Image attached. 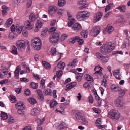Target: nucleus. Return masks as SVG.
<instances>
[{"mask_svg":"<svg viewBox=\"0 0 130 130\" xmlns=\"http://www.w3.org/2000/svg\"><path fill=\"white\" fill-rule=\"evenodd\" d=\"M114 49L113 44L110 42H106L101 47L100 51L101 53L106 55L111 52Z\"/></svg>","mask_w":130,"mask_h":130,"instance_id":"1","label":"nucleus"},{"mask_svg":"<svg viewBox=\"0 0 130 130\" xmlns=\"http://www.w3.org/2000/svg\"><path fill=\"white\" fill-rule=\"evenodd\" d=\"M108 117L111 119L113 121H118L121 117V114L117 110L112 109L110 111L108 114Z\"/></svg>","mask_w":130,"mask_h":130,"instance_id":"2","label":"nucleus"},{"mask_svg":"<svg viewBox=\"0 0 130 130\" xmlns=\"http://www.w3.org/2000/svg\"><path fill=\"white\" fill-rule=\"evenodd\" d=\"M31 45L36 50H39L42 46L41 42L40 39L37 38L33 39L31 41Z\"/></svg>","mask_w":130,"mask_h":130,"instance_id":"3","label":"nucleus"},{"mask_svg":"<svg viewBox=\"0 0 130 130\" xmlns=\"http://www.w3.org/2000/svg\"><path fill=\"white\" fill-rule=\"evenodd\" d=\"M90 15V13L87 11L79 12L76 16L77 18L79 21L83 20Z\"/></svg>","mask_w":130,"mask_h":130,"instance_id":"4","label":"nucleus"},{"mask_svg":"<svg viewBox=\"0 0 130 130\" xmlns=\"http://www.w3.org/2000/svg\"><path fill=\"white\" fill-rule=\"evenodd\" d=\"M16 44L18 49L23 51L25 49V43L24 41L23 40L18 41L17 42Z\"/></svg>","mask_w":130,"mask_h":130,"instance_id":"5","label":"nucleus"},{"mask_svg":"<svg viewBox=\"0 0 130 130\" xmlns=\"http://www.w3.org/2000/svg\"><path fill=\"white\" fill-rule=\"evenodd\" d=\"M96 55L97 57L100 59L103 63L107 62L109 59L108 57L104 56L98 52L96 53Z\"/></svg>","mask_w":130,"mask_h":130,"instance_id":"6","label":"nucleus"},{"mask_svg":"<svg viewBox=\"0 0 130 130\" xmlns=\"http://www.w3.org/2000/svg\"><path fill=\"white\" fill-rule=\"evenodd\" d=\"M122 98L121 97H118L115 100V103L116 106L119 108H123V105L122 103Z\"/></svg>","mask_w":130,"mask_h":130,"instance_id":"7","label":"nucleus"},{"mask_svg":"<svg viewBox=\"0 0 130 130\" xmlns=\"http://www.w3.org/2000/svg\"><path fill=\"white\" fill-rule=\"evenodd\" d=\"M103 15V13L101 12H98L96 13L94 17L93 22L95 23L99 21Z\"/></svg>","mask_w":130,"mask_h":130,"instance_id":"8","label":"nucleus"},{"mask_svg":"<svg viewBox=\"0 0 130 130\" xmlns=\"http://www.w3.org/2000/svg\"><path fill=\"white\" fill-rule=\"evenodd\" d=\"M57 9L56 6H49L48 9L49 14L52 15L55 13L57 11Z\"/></svg>","mask_w":130,"mask_h":130,"instance_id":"9","label":"nucleus"},{"mask_svg":"<svg viewBox=\"0 0 130 130\" xmlns=\"http://www.w3.org/2000/svg\"><path fill=\"white\" fill-rule=\"evenodd\" d=\"M15 106L17 109L24 110L25 108L24 104L20 101L17 102L15 104Z\"/></svg>","mask_w":130,"mask_h":130,"instance_id":"10","label":"nucleus"},{"mask_svg":"<svg viewBox=\"0 0 130 130\" xmlns=\"http://www.w3.org/2000/svg\"><path fill=\"white\" fill-rule=\"evenodd\" d=\"M43 24V23L41 21L39 20L37 21L36 24V27L34 29V31L35 32H37L38 30L41 28Z\"/></svg>","mask_w":130,"mask_h":130,"instance_id":"11","label":"nucleus"},{"mask_svg":"<svg viewBox=\"0 0 130 130\" xmlns=\"http://www.w3.org/2000/svg\"><path fill=\"white\" fill-rule=\"evenodd\" d=\"M100 32V28L99 27H95L93 28L91 30V33L96 37Z\"/></svg>","mask_w":130,"mask_h":130,"instance_id":"12","label":"nucleus"},{"mask_svg":"<svg viewBox=\"0 0 130 130\" xmlns=\"http://www.w3.org/2000/svg\"><path fill=\"white\" fill-rule=\"evenodd\" d=\"M77 84V83L74 82L71 83L68 85H67L65 90L66 91H69L73 87H75Z\"/></svg>","mask_w":130,"mask_h":130,"instance_id":"13","label":"nucleus"},{"mask_svg":"<svg viewBox=\"0 0 130 130\" xmlns=\"http://www.w3.org/2000/svg\"><path fill=\"white\" fill-rule=\"evenodd\" d=\"M119 69L114 70L113 71V74L115 77L117 79L120 80L121 74H120Z\"/></svg>","mask_w":130,"mask_h":130,"instance_id":"14","label":"nucleus"},{"mask_svg":"<svg viewBox=\"0 0 130 130\" xmlns=\"http://www.w3.org/2000/svg\"><path fill=\"white\" fill-rule=\"evenodd\" d=\"M114 30V28L111 26H109L103 30V32H105L107 31L108 34H110L113 32Z\"/></svg>","mask_w":130,"mask_h":130,"instance_id":"15","label":"nucleus"},{"mask_svg":"<svg viewBox=\"0 0 130 130\" xmlns=\"http://www.w3.org/2000/svg\"><path fill=\"white\" fill-rule=\"evenodd\" d=\"M24 28V26L21 24H17L16 26V30L17 32L20 34Z\"/></svg>","mask_w":130,"mask_h":130,"instance_id":"16","label":"nucleus"},{"mask_svg":"<svg viewBox=\"0 0 130 130\" xmlns=\"http://www.w3.org/2000/svg\"><path fill=\"white\" fill-rule=\"evenodd\" d=\"M36 91L38 95L39 100L41 101L43 100L44 98L42 91L39 89H37Z\"/></svg>","mask_w":130,"mask_h":130,"instance_id":"17","label":"nucleus"},{"mask_svg":"<svg viewBox=\"0 0 130 130\" xmlns=\"http://www.w3.org/2000/svg\"><path fill=\"white\" fill-rule=\"evenodd\" d=\"M111 88L112 91L114 92H118L121 88L118 86L114 85H112L111 86Z\"/></svg>","mask_w":130,"mask_h":130,"instance_id":"18","label":"nucleus"},{"mask_svg":"<svg viewBox=\"0 0 130 130\" xmlns=\"http://www.w3.org/2000/svg\"><path fill=\"white\" fill-rule=\"evenodd\" d=\"M2 8L3 9L2 10V14L3 15H5L7 13V11L9 10V9L4 5L2 6Z\"/></svg>","mask_w":130,"mask_h":130,"instance_id":"19","label":"nucleus"},{"mask_svg":"<svg viewBox=\"0 0 130 130\" xmlns=\"http://www.w3.org/2000/svg\"><path fill=\"white\" fill-rule=\"evenodd\" d=\"M32 22H31L30 20H28L26 22V29L27 30H30L32 29L33 27V25L32 23Z\"/></svg>","mask_w":130,"mask_h":130,"instance_id":"20","label":"nucleus"},{"mask_svg":"<svg viewBox=\"0 0 130 130\" xmlns=\"http://www.w3.org/2000/svg\"><path fill=\"white\" fill-rule=\"evenodd\" d=\"M101 119L100 118H98L96 121V126L99 128H104L105 127L104 125H101L100 124L101 122Z\"/></svg>","mask_w":130,"mask_h":130,"instance_id":"21","label":"nucleus"},{"mask_svg":"<svg viewBox=\"0 0 130 130\" xmlns=\"http://www.w3.org/2000/svg\"><path fill=\"white\" fill-rule=\"evenodd\" d=\"M68 20L69 22L68 23V26L69 27H71L75 22V20L73 17L68 19Z\"/></svg>","mask_w":130,"mask_h":130,"instance_id":"22","label":"nucleus"},{"mask_svg":"<svg viewBox=\"0 0 130 130\" xmlns=\"http://www.w3.org/2000/svg\"><path fill=\"white\" fill-rule=\"evenodd\" d=\"M75 117L77 121L79 122H80V120H82L83 118V117L82 116V114L79 112L76 113Z\"/></svg>","mask_w":130,"mask_h":130,"instance_id":"23","label":"nucleus"},{"mask_svg":"<svg viewBox=\"0 0 130 130\" xmlns=\"http://www.w3.org/2000/svg\"><path fill=\"white\" fill-rule=\"evenodd\" d=\"M58 104L57 103L55 99L51 101L50 103V107L51 108H53Z\"/></svg>","mask_w":130,"mask_h":130,"instance_id":"24","label":"nucleus"},{"mask_svg":"<svg viewBox=\"0 0 130 130\" xmlns=\"http://www.w3.org/2000/svg\"><path fill=\"white\" fill-rule=\"evenodd\" d=\"M49 41L51 43H54L58 42L59 41L51 35L49 37Z\"/></svg>","mask_w":130,"mask_h":130,"instance_id":"25","label":"nucleus"},{"mask_svg":"<svg viewBox=\"0 0 130 130\" xmlns=\"http://www.w3.org/2000/svg\"><path fill=\"white\" fill-rule=\"evenodd\" d=\"M81 28L80 24L77 23L75 24L72 27V28L75 30L80 29H81Z\"/></svg>","mask_w":130,"mask_h":130,"instance_id":"26","label":"nucleus"},{"mask_svg":"<svg viewBox=\"0 0 130 130\" xmlns=\"http://www.w3.org/2000/svg\"><path fill=\"white\" fill-rule=\"evenodd\" d=\"M21 70V68L19 66H17L14 72V74H15V77L18 78L19 77V73L20 71Z\"/></svg>","mask_w":130,"mask_h":130,"instance_id":"27","label":"nucleus"},{"mask_svg":"<svg viewBox=\"0 0 130 130\" xmlns=\"http://www.w3.org/2000/svg\"><path fill=\"white\" fill-rule=\"evenodd\" d=\"M42 64L43 66L47 69H50L51 68V66L50 64L45 61H42Z\"/></svg>","mask_w":130,"mask_h":130,"instance_id":"28","label":"nucleus"},{"mask_svg":"<svg viewBox=\"0 0 130 130\" xmlns=\"http://www.w3.org/2000/svg\"><path fill=\"white\" fill-rule=\"evenodd\" d=\"M79 38V37L78 36H76L75 37L71 39H70L68 40L69 43L71 44L74 43Z\"/></svg>","mask_w":130,"mask_h":130,"instance_id":"29","label":"nucleus"},{"mask_svg":"<svg viewBox=\"0 0 130 130\" xmlns=\"http://www.w3.org/2000/svg\"><path fill=\"white\" fill-rule=\"evenodd\" d=\"M116 9L119 10L121 12H124L126 10V6L124 5L120 6L117 8Z\"/></svg>","mask_w":130,"mask_h":130,"instance_id":"30","label":"nucleus"},{"mask_svg":"<svg viewBox=\"0 0 130 130\" xmlns=\"http://www.w3.org/2000/svg\"><path fill=\"white\" fill-rule=\"evenodd\" d=\"M65 66V63L62 61L59 62L57 64L58 67L61 69H64Z\"/></svg>","mask_w":130,"mask_h":130,"instance_id":"31","label":"nucleus"},{"mask_svg":"<svg viewBox=\"0 0 130 130\" xmlns=\"http://www.w3.org/2000/svg\"><path fill=\"white\" fill-rule=\"evenodd\" d=\"M44 95H52V91L49 89H45L43 91Z\"/></svg>","mask_w":130,"mask_h":130,"instance_id":"32","label":"nucleus"},{"mask_svg":"<svg viewBox=\"0 0 130 130\" xmlns=\"http://www.w3.org/2000/svg\"><path fill=\"white\" fill-rule=\"evenodd\" d=\"M1 119L4 120L7 118L8 116L5 112L2 111H1Z\"/></svg>","mask_w":130,"mask_h":130,"instance_id":"33","label":"nucleus"},{"mask_svg":"<svg viewBox=\"0 0 130 130\" xmlns=\"http://www.w3.org/2000/svg\"><path fill=\"white\" fill-rule=\"evenodd\" d=\"M60 35V32H56L53 34L51 35L59 41V39Z\"/></svg>","mask_w":130,"mask_h":130,"instance_id":"34","label":"nucleus"},{"mask_svg":"<svg viewBox=\"0 0 130 130\" xmlns=\"http://www.w3.org/2000/svg\"><path fill=\"white\" fill-rule=\"evenodd\" d=\"M77 62V59H75L73 60L72 62H70L68 64V65L71 66L72 67L75 66L76 63Z\"/></svg>","mask_w":130,"mask_h":130,"instance_id":"35","label":"nucleus"},{"mask_svg":"<svg viewBox=\"0 0 130 130\" xmlns=\"http://www.w3.org/2000/svg\"><path fill=\"white\" fill-rule=\"evenodd\" d=\"M39 111L36 108H34L32 109L31 111V114L32 115H37L38 114Z\"/></svg>","mask_w":130,"mask_h":130,"instance_id":"36","label":"nucleus"},{"mask_svg":"<svg viewBox=\"0 0 130 130\" xmlns=\"http://www.w3.org/2000/svg\"><path fill=\"white\" fill-rule=\"evenodd\" d=\"M13 20L11 18H9L7 21L6 23H5V25L7 27H9L12 23Z\"/></svg>","mask_w":130,"mask_h":130,"instance_id":"37","label":"nucleus"},{"mask_svg":"<svg viewBox=\"0 0 130 130\" xmlns=\"http://www.w3.org/2000/svg\"><path fill=\"white\" fill-rule=\"evenodd\" d=\"M1 71L5 75L8 73V69L6 67H2L1 70Z\"/></svg>","mask_w":130,"mask_h":130,"instance_id":"38","label":"nucleus"},{"mask_svg":"<svg viewBox=\"0 0 130 130\" xmlns=\"http://www.w3.org/2000/svg\"><path fill=\"white\" fill-rule=\"evenodd\" d=\"M118 94H119V97H121L122 98L123 96L125 94V92L121 88L120 89V90L118 92Z\"/></svg>","mask_w":130,"mask_h":130,"instance_id":"39","label":"nucleus"},{"mask_svg":"<svg viewBox=\"0 0 130 130\" xmlns=\"http://www.w3.org/2000/svg\"><path fill=\"white\" fill-rule=\"evenodd\" d=\"M66 3L65 0H59L58 2V5L60 7L63 6Z\"/></svg>","mask_w":130,"mask_h":130,"instance_id":"40","label":"nucleus"},{"mask_svg":"<svg viewBox=\"0 0 130 130\" xmlns=\"http://www.w3.org/2000/svg\"><path fill=\"white\" fill-rule=\"evenodd\" d=\"M86 80L87 81H93V79L92 76L88 74H86L85 75Z\"/></svg>","mask_w":130,"mask_h":130,"instance_id":"41","label":"nucleus"},{"mask_svg":"<svg viewBox=\"0 0 130 130\" xmlns=\"http://www.w3.org/2000/svg\"><path fill=\"white\" fill-rule=\"evenodd\" d=\"M57 53V52L55 48L52 47L51 48L50 54L52 55L53 56L56 55Z\"/></svg>","mask_w":130,"mask_h":130,"instance_id":"42","label":"nucleus"},{"mask_svg":"<svg viewBox=\"0 0 130 130\" xmlns=\"http://www.w3.org/2000/svg\"><path fill=\"white\" fill-rule=\"evenodd\" d=\"M28 101L32 104H34L37 103V101L35 99L32 98H31L28 99Z\"/></svg>","mask_w":130,"mask_h":130,"instance_id":"43","label":"nucleus"},{"mask_svg":"<svg viewBox=\"0 0 130 130\" xmlns=\"http://www.w3.org/2000/svg\"><path fill=\"white\" fill-rule=\"evenodd\" d=\"M11 53L15 55L18 54V52L16 47L14 46H13L12 50L11 51Z\"/></svg>","mask_w":130,"mask_h":130,"instance_id":"44","label":"nucleus"},{"mask_svg":"<svg viewBox=\"0 0 130 130\" xmlns=\"http://www.w3.org/2000/svg\"><path fill=\"white\" fill-rule=\"evenodd\" d=\"M29 18L30 21L31 22H34L36 20V18L35 17L34 15L32 13L30 14L29 16Z\"/></svg>","mask_w":130,"mask_h":130,"instance_id":"45","label":"nucleus"},{"mask_svg":"<svg viewBox=\"0 0 130 130\" xmlns=\"http://www.w3.org/2000/svg\"><path fill=\"white\" fill-rule=\"evenodd\" d=\"M113 3H111L108 5L107 6L105 9V12H106L107 11L109 10L111 7L113 6Z\"/></svg>","mask_w":130,"mask_h":130,"instance_id":"46","label":"nucleus"},{"mask_svg":"<svg viewBox=\"0 0 130 130\" xmlns=\"http://www.w3.org/2000/svg\"><path fill=\"white\" fill-rule=\"evenodd\" d=\"M30 86L32 88L35 89L37 88L38 85L37 83L32 82L31 83Z\"/></svg>","mask_w":130,"mask_h":130,"instance_id":"47","label":"nucleus"},{"mask_svg":"<svg viewBox=\"0 0 130 130\" xmlns=\"http://www.w3.org/2000/svg\"><path fill=\"white\" fill-rule=\"evenodd\" d=\"M67 37L68 36L66 34H63L61 36L60 39V41H64Z\"/></svg>","mask_w":130,"mask_h":130,"instance_id":"48","label":"nucleus"},{"mask_svg":"<svg viewBox=\"0 0 130 130\" xmlns=\"http://www.w3.org/2000/svg\"><path fill=\"white\" fill-rule=\"evenodd\" d=\"M48 30V29L46 28H44L43 29V31L41 32V35L42 37H44L46 35V32Z\"/></svg>","mask_w":130,"mask_h":130,"instance_id":"49","label":"nucleus"},{"mask_svg":"<svg viewBox=\"0 0 130 130\" xmlns=\"http://www.w3.org/2000/svg\"><path fill=\"white\" fill-rule=\"evenodd\" d=\"M88 31L87 30L83 31L81 33L82 36L85 38H86L87 36Z\"/></svg>","mask_w":130,"mask_h":130,"instance_id":"50","label":"nucleus"},{"mask_svg":"<svg viewBox=\"0 0 130 130\" xmlns=\"http://www.w3.org/2000/svg\"><path fill=\"white\" fill-rule=\"evenodd\" d=\"M88 101L90 103H92L93 102L94 99L92 95L90 94L88 98Z\"/></svg>","mask_w":130,"mask_h":130,"instance_id":"51","label":"nucleus"},{"mask_svg":"<svg viewBox=\"0 0 130 130\" xmlns=\"http://www.w3.org/2000/svg\"><path fill=\"white\" fill-rule=\"evenodd\" d=\"M44 120L45 119L44 118H43L42 120H41L40 119H38L37 120V121L38 125L39 126L43 124Z\"/></svg>","mask_w":130,"mask_h":130,"instance_id":"52","label":"nucleus"},{"mask_svg":"<svg viewBox=\"0 0 130 130\" xmlns=\"http://www.w3.org/2000/svg\"><path fill=\"white\" fill-rule=\"evenodd\" d=\"M123 17L122 15H120V18L116 21L117 23H119L122 22L123 21Z\"/></svg>","mask_w":130,"mask_h":130,"instance_id":"53","label":"nucleus"},{"mask_svg":"<svg viewBox=\"0 0 130 130\" xmlns=\"http://www.w3.org/2000/svg\"><path fill=\"white\" fill-rule=\"evenodd\" d=\"M64 9H60L58 10L57 13V15L60 16L63 14L64 13Z\"/></svg>","mask_w":130,"mask_h":130,"instance_id":"54","label":"nucleus"},{"mask_svg":"<svg viewBox=\"0 0 130 130\" xmlns=\"http://www.w3.org/2000/svg\"><path fill=\"white\" fill-rule=\"evenodd\" d=\"M63 72L61 70H60L57 71L56 74L57 78H59L61 76Z\"/></svg>","mask_w":130,"mask_h":130,"instance_id":"55","label":"nucleus"},{"mask_svg":"<svg viewBox=\"0 0 130 130\" xmlns=\"http://www.w3.org/2000/svg\"><path fill=\"white\" fill-rule=\"evenodd\" d=\"M10 101L12 103H14L16 101V97L13 95H10Z\"/></svg>","mask_w":130,"mask_h":130,"instance_id":"56","label":"nucleus"},{"mask_svg":"<svg viewBox=\"0 0 130 130\" xmlns=\"http://www.w3.org/2000/svg\"><path fill=\"white\" fill-rule=\"evenodd\" d=\"M90 82H86L83 84V86L84 88H89L90 87Z\"/></svg>","mask_w":130,"mask_h":130,"instance_id":"57","label":"nucleus"},{"mask_svg":"<svg viewBox=\"0 0 130 130\" xmlns=\"http://www.w3.org/2000/svg\"><path fill=\"white\" fill-rule=\"evenodd\" d=\"M81 120L82 121L81 122V123L82 124L87 125L88 124V121L86 119L83 118Z\"/></svg>","mask_w":130,"mask_h":130,"instance_id":"58","label":"nucleus"},{"mask_svg":"<svg viewBox=\"0 0 130 130\" xmlns=\"http://www.w3.org/2000/svg\"><path fill=\"white\" fill-rule=\"evenodd\" d=\"M24 94L25 95L28 96L30 95L31 92L29 89H27L25 90Z\"/></svg>","mask_w":130,"mask_h":130,"instance_id":"59","label":"nucleus"},{"mask_svg":"<svg viewBox=\"0 0 130 130\" xmlns=\"http://www.w3.org/2000/svg\"><path fill=\"white\" fill-rule=\"evenodd\" d=\"M93 109L95 112L99 114L101 112L100 110L98 108L94 107L93 108Z\"/></svg>","mask_w":130,"mask_h":130,"instance_id":"60","label":"nucleus"},{"mask_svg":"<svg viewBox=\"0 0 130 130\" xmlns=\"http://www.w3.org/2000/svg\"><path fill=\"white\" fill-rule=\"evenodd\" d=\"M32 3V0H28L26 6L28 8H29L31 6Z\"/></svg>","mask_w":130,"mask_h":130,"instance_id":"61","label":"nucleus"},{"mask_svg":"<svg viewBox=\"0 0 130 130\" xmlns=\"http://www.w3.org/2000/svg\"><path fill=\"white\" fill-rule=\"evenodd\" d=\"M23 110L17 109V112L18 114L21 115L22 116H23L24 115L23 111H22V110Z\"/></svg>","mask_w":130,"mask_h":130,"instance_id":"62","label":"nucleus"},{"mask_svg":"<svg viewBox=\"0 0 130 130\" xmlns=\"http://www.w3.org/2000/svg\"><path fill=\"white\" fill-rule=\"evenodd\" d=\"M107 81L106 79H103V80L102 82V85L104 87H106L107 85Z\"/></svg>","mask_w":130,"mask_h":130,"instance_id":"63","label":"nucleus"},{"mask_svg":"<svg viewBox=\"0 0 130 130\" xmlns=\"http://www.w3.org/2000/svg\"><path fill=\"white\" fill-rule=\"evenodd\" d=\"M86 1L85 0H82L78 2L77 3V4L79 5H80L85 4V3Z\"/></svg>","mask_w":130,"mask_h":130,"instance_id":"64","label":"nucleus"}]
</instances>
